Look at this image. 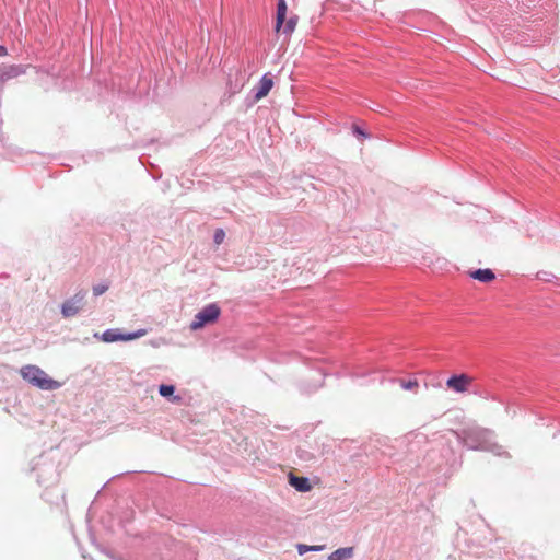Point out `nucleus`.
Masks as SVG:
<instances>
[{"label":"nucleus","instance_id":"4","mask_svg":"<svg viewBox=\"0 0 560 560\" xmlns=\"http://www.w3.org/2000/svg\"><path fill=\"white\" fill-rule=\"evenodd\" d=\"M474 378L468 374L453 375L446 381L447 388L456 393H465L469 389Z\"/></svg>","mask_w":560,"mask_h":560},{"label":"nucleus","instance_id":"15","mask_svg":"<svg viewBox=\"0 0 560 560\" xmlns=\"http://www.w3.org/2000/svg\"><path fill=\"white\" fill-rule=\"evenodd\" d=\"M224 237L225 233L222 229L215 230L213 241L217 245H220L224 241Z\"/></svg>","mask_w":560,"mask_h":560},{"label":"nucleus","instance_id":"5","mask_svg":"<svg viewBox=\"0 0 560 560\" xmlns=\"http://www.w3.org/2000/svg\"><path fill=\"white\" fill-rule=\"evenodd\" d=\"M84 302V293L79 292L73 298L67 300L61 307V313L65 317L74 316L80 308L82 307Z\"/></svg>","mask_w":560,"mask_h":560},{"label":"nucleus","instance_id":"12","mask_svg":"<svg viewBox=\"0 0 560 560\" xmlns=\"http://www.w3.org/2000/svg\"><path fill=\"white\" fill-rule=\"evenodd\" d=\"M399 385L405 390L417 392L419 389V382L416 378L399 380Z\"/></svg>","mask_w":560,"mask_h":560},{"label":"nucleus","instance_id":"8","mask_svg":"<svg viewBox=\"0 0 560 560\" xmlns=\"http://www.w3.org/2000/svg\"><path fill=\"white\" fill-rule=\"evenodd\" d=\"M287 3L285 0H278L277 5V18H276V32H280L287 16Z\"/></svg>","mask_w":560,"mask_h":560},{"label":"nucleus","instance_id":"11","mask_svg":"<svg viewBox=\"0 0 560 560\" xmlns=\"http://www.w3.org/2000/svg\"><path fill=\"white\" fill-rule=\"evenodd\" d=\"M298 16H292L285 23H283L281 30L285 35L290 36L294 32Z\"/></svg>","mask_w":560,"mask_h":560},{"label":"nucleus","instance_id":"9","mask_svg":"<svg viewBox=\"0 0 560 560\" xmlns=\"http://www.w3.org/2000/svg\"><path fill=\"white\" fill-rule=\"evenodd\" d=\"M470 276H471L474 279H477V280H479V281H481V282H485V283H487V282H491V281H493V280H494V278H495V275H494V273H493V271H492V270H490V269H478V270H476V271H472V272L470 273Z\"/></svg>","mask_w":560,"mask_h":560},{"label":"nucleus","instance_id":"16","mask_svg":"<svg viewBox=\"0 0 560 560\" xmlns=\"http://www.w3.org/2000/svg\"><path fill=\"white\" fill-rule=\"evenodd\" d=\"M108 290V284H97L93 287V293L94 295H101L105 293Z\"/></svg>","mask_w":560,"mask_h":560},{"label":"nucleus","instance_id":"18","mask_svg":"<svg viewBox=\"0 0 560 560\" xmlns=\"http://www.w3.org/2000/svg\"><path fill=\"white\" fill-rule=\"evenodd\" d=\"M8 54V50L4 46L0 45V57H3Z\"/></svg>","mask_w":560,"mask_h":560},{"label":"nucleus","instance_id":"14","mask_svg":"<svg viewBox=\"0 0 560 560\" xmlns=\"http://www.w3.org/2000/svg\"><path fill=\"white\" fill-rule=\"evenodd\" d=\"M175 390V387L173 385H161L160 388H159V393L163 396V397H168L171 395H173Z\"/></svg>","mask_w":560,"mask_h":560},{"label":"nucleus","instance_id":"10","mask_svg":"<svg viewBox=\"0 0 560 560\" xmlns=\"http://www.w3.org/2000/svg\"><path fill=\"white\" fill-rule=\"evenodd\" d=\"M353 556V548L352 547H346V548H339L331 552L328 557L329 560H345L348 558H351Z\"/></svg>","mask_w":560,"mask_h":560},{"label":"nucleus","instance_id":"6","mask_svg":"<svg viewBox=\"0 0 560 560\" xmlns=\"http://www.w3.org/2000/svg\"><path fill=\"white\" fill-rule=\"evenodd\" d=\"M272 86H273L272 79L269 78L267 74L264 75L259 82L258 88H257V91L255 94V100L259 101V100L264 98L265 96H267L268 93L270 92V90L272 89Z\"/></svg>","mask_w":560,"mask_h":560},{"label":"nucleus","instance_id":"17","mask_svg":"<svg viewBox=\"0 0 560 560\" xmlns=\"http://www.w3.org/2000/svg\"><path fill=\"white\" fill-rule=\"evenodd\" d=\"M21 73V69L18 66H11L5 73L8 77H16Z\"/></svg>","mask_w":560,"mask_h":560},{"label":"nucleus","instance_id":"3","mask_svg":"<svg viewBox=\"0 0 560 560\" xmlns=\"http://www.w3.org/2000/svg\"><path fill=\"white\" fill-rule=\"evenodd\" d=\"M147 334L145 329H139L131 334H121L118 329H107L103 332L101 339L104 342H115V341H129L137 338H140Z\"/></svg>","mask_w":560,"mask_h":560},{"label":"nucleus","instance_id":"13","mask_svg":"<svg viewBox=\"0 0 560 560\" xmlns=\"http://www.w3.org/2000/svg\"><path fill=\"white\" fill-rule=\"evenodd\" d=\"M323 546H307V545H299L298 550L300 555H304L307 551H318L322 550Z\"/></svg>","mask_w":560,"mask_h":560},{"label":"nucleus","instance_id":"1","mask_svg":"<svg viewBox=\"0 0 560 560\" xmlns=\"http://www.w3.org/2000/svg\"><path fill=\"white\" fill-rule=\"evenodd\" d=\"M20 374L25 381L39 389L54 390L61 386L60 382L50 378L46 372L36 365L23 366Z\"/></svg>","mask_w":560,"mask_h":560},{"label":"nucleus","instance_id":"7","mask_svg":"<svg viewBox=\"0 0 560 560\" xmlns=\"http://www.w3.org/2000/svg\"><path fill=\"white\" fill-rule=\"evenodd\" d=\"M289 481L290 485L294 487L298 491L307 492L312 489L310 480L306 477H298L291 475Z\"/></svg>","mask_w":560,"mask_h":560},{"label":"nucleus","instance_id":"2","mask_svg":"<svg viewBox=\"0 0 560 560\" xmlns=\"http://www.w3.org/2000/svg\"><path fill=\"white\" fill-rule=\"evenodd\" d=\"M221 314L220 307L215 303L206 305L200 312H198L194 320L190 323L191 330H198L206 325L213 324L218 320Z\"/></svg>","mask_w":560,"mask_h":560}]
</instances>
